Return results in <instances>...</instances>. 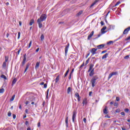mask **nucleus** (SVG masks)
I'll return each instance as SVG.
<instances>
[{
  "label": "nucleus",
  "instance_id": "obj_1",
  "mask_svg": "<svg viewBox=\"0 0 130 130\" xmlns=\"http://www.w3.org/2000/svg\"><path fill=\"white\" fill-rule=\"evenodd\" d=\"M98 79H99V77H98V76L95 75L93 76V77L92 78L91 80L92 87H95V84H96V81H97Z\"/></svg>",
  "mask_w": 130,
  "mask_h": 130
},
{
  "label": "nucleus",
  "instance_id": "obj_2",
  "mask_svg": "<svg viewBox=\"0 0 130 130\" xmlns=\"http://www.w3.org/2000/svg\"><path fill=\"white\" fill-rule=\"evenodd\" d=\"M46 18H47V15L46 14H43L41 16V17L38 19L40 21L43 22V21H45L46 20Z\"/></svg>",
  "mask_w": 130,
  "mask_h": 130
},
{
  "label": "nucleus",
  "instance_id": "obj_3",
  "mask_svg": "<svg viewBox=\"0 0 130 130\" xmlns=\"http://www.w3.org/2000/svg\"><path fill=\"white\" fill-rule=\"evenodd\" d=\"M76 116H77V111L74 110L73 111V114L72 116V121L73 122H75V118H76Z\"/></svg>",
  "mask_w": 130,
  "mask_h": 130
},
{
  "label": "nucleus",
  "instance_id": "obj_4",
  "mask_svg": "<svg viewBox=\"0 0 130 130\" xmlns=\"http://www.w3.org/2000/svg\"><path fill=\"white\" fill-rule=\"evenodd\" d=\"M116 75H118V73L117 72H112L109 74L108 79H110L112 76H116Z\"/></svg>",
  "mask_w": 130,
  "mask_h": 130
},
{
  "label": "nucleus",
  "instance_id": "obj_5",
  "mask_svg": "<svg viewBox=\"0 0 130 130\" xmlns=\"http://www.w3.org/2000/svg\"><path fill=\"white\" fill-rule=\"evenodd\" d=\"M28 101L29 102H32L33 101H35V97H34L33 95H31V96L28 97Z\"/></svg>",
  "mask_w": 130,
  "mask_h": 130
},
{
  "label": "nucleus",
  "instance_id": "obj_6",
  "mask_svg": "<svg viewBox=\"0 0 130 130\" xmlns=\"http://www.w3.org/2000/svg\"><path fill=\"white\" fill-rule=\"evenodd\" d=\"M94 64L91 63L89 66V69L88 71V73H90V72H91V71H92V70L93 69V70H94Z\"/></svg>",
  "mask_w": 130,
  "mask_h": 130
},
{
  "label": "nucleus",
  "instance_id": "obj_7",
  "mask_svg": "<svg viewBox=\"0 0 130 130\" xmlns=\"http://www.w3.org/2000/svg\"><path fill=\"white\" fill-rule=\"evenodd\" d=\"M69 47H70V44H68V45L66 46V48H65V55H67V54H68V51L69 50Z\"/></svg>",
  "mask_w": 130,
  "mask_h": 130
},
{
  "label": "nucleus",
  "instance_id": "obj_8",
  "mask_svg": "<svg viewBox=\"0 0 130 130\" xmlns=\"http://www.w3.org/2000/svg\"><path fill=\"white\" fill-rule=\"evenodd\" d=\"M130 30V27L129 26L128 27H127V28H125L123 32V35H125V34H127V33H128V31H129Z\"/></svg>",
  "mask_w": 130,
  "mask_h": 130
},
{
  "label": "nucleus",
  "instance_id": "obj_9",
  "mask_svg": "<svg viewBox=\"0 0 130 130\" xmlns=\"http://www.w3.org/2000/svg\"><path fill=\"white\" fill-rule=\"evenodd\" d=\"M107 27L106 26H104L102 29H101V32H102V34H105V33H106V32H107V31H105L104 30H106L107 29Z\"/></svg>",
  "mask_w": 130,
  "mask_h": 130
},
{
  "label": "nucleus",
  "instance_id": "obj_10",
  "mask_svg": "<svg viewBox=\"0 0 130 130\" xmlns=\"http://www.w3.org/2000/svg\"><path fill=\"white\" fill-rule=\"evenodd\" d=\"M96 51H97L96 48H92L91 50V52L92 54V55H94V54H96Z\"/></svg>",
  "mask_w": 130,
  "mask_h": 130
},
{
  "label": "nucleus",
  "instance_id": "obj_11",
  "mask_svg": "<svg viewBox=\"0 0 130 130\" xmlns=\"http://www.w3.org/2000/svg\"><path fill=\"white\" fill-rule=\"evenodd\" d=\"M94 35V31H92L88 36L87 39L88 40H90L91 38H92V36Z\"/></svg>",
  "mask_w": 130,
  "mask_h": 130
},
{
  "label": "nucleus",
  "instance_id": "obj_12",
  "mask_svg": "<svg viewBox=\"0 0 130 130\" xmlns=\"http://www.w3.org/2000/svg\"><path fill=\"white\" fill-rule=\"evenodd\" d=\"M105 46V44H101L97 46V48L98 49H102V48H104V47Z\"/></svg>",
  "mask_w": 130,
  "mask_h": 130
},
{
  "label": "nucleus",
  "instance_id": "obj_13",
  "mask_svg": "<svg viewBox=\"0 0 130 130\" xmlns=\"http://www.w3.org/2000/svg\"><path fill=\"white\" fill-rule=\"evenodd\" d=\"M98 2H99V0H95L90 6V8H92V7H94V6H95V5L96 4H97V3H98Z\"/></svg>",
  "mask_w": 130,
  "mask_h": 130
},
{
  "label": "nucleus",
  "instance_id": "obj_14",
  "mask_svg": "<svg viewBox=\"0 0 130 130\" xmlns=\"http://www.w3.org/2000/svg\"><path fill=\"white\" fill-rule=\"evenodd\" d=\"M68 120H69V117H67V118H66V119L65 120V122H66V124L67 127H69V122H68Z\"/></svg>",
  "mask_w": 130,
  "mask_h": 130
},
{
  "label": "nucleus",
  "instance_id": "obj_15",
  "mask_svg": "<svg viewBox=\"0 0 130 130\" xmlns=\"http://www.w3.org/2000/svg\"><path fill=\"white\" fill-rule=\"evenodd\" d=\"M103 113L104 114H107L108 113V111L107 110V107L106 106L105 108L103 110Z\"/></svg>",
  "mask_w": 130,
  "mask_h": 130
},
{
  "label": "nucleus",
  "instance_id": "obj_16",
  "mask_svg": "<svg viewBox=\"0 0 130 130\" xmlns=\"http://www.w3.org/2000/svg\"><path fill=\"white\" fill-rule=\"evenodd\" d=\"M42 21H39V20H37L38 24H39V28H42V23H41Z\"/></svg>",
  "mask_w": 130,
  "mask_h": 130
},
{
  "label": "nucleus",
  "instance_id": "obj_17",
  "mask_svg": "<svg viewBox=\"0 0 130 130\" xmlns=\"http://www.w3.org/2000/svg\"><path fill=\"white\" fill-rule=\"evenodd\" d=\"M16 83H17V78H14L12 81V86L13 87Z\"/></svg>",
  "mask_w": 130,
  "mask_h": 130
},
{
  "label": "nucleus",
  "instance_id": "obj_18",
  "mask_svg": "<svg viewBox=\"0 0 130 130\" xmlns=\"http://www.w3.org/2000/svg\"><path fill=\"white\" fill-rule=\"evenodd\" d=\"M93 75H94V69H92L91 71H90V72L89 73V76L93 77Z\"/></svg>",
  "mask_w": 130,
  "mask_h": 130
},
{
  "label": "nucleus",
  "instance_id": "obj_19",
  "mask_svg": "<svg viewBox=\"0 0 130 130\" xmlns=\"http://www.w3.org/2000/svg\"><path fill=\"white\" fill-rule=\"evenodd\" d=\"M83 105H87V104L88 103V102H87V99L86 98H85L83 100Z\"/></svg>",
  "mask_w": 130,
  "mask_h": 130
},
{
  "label": "nucleus",
  "instance_id": "obj_20",
  "mask_svg": "<svg viewBox=\"0 0 130 130\" xmlns=\"http://www.w3.org/2000/svg\"><path fill=\"white\" fill-rule=\"evenodd\" d=\"M107 56H108V53H106L102 57V59H105V58H107Z\"/></svg>",
  "mask_w": 130,
  "mask_h": 130
},
{
  "label": "nucleus",
  "instance_id": "obj_21",
  "mask_svg": "<svg viewBox=\"0 0 130 130\" xmlns=\"http://www.w3.org/2000/svg\"><path fill=\"white\" fill-rule=\"evenodd\" d=\"M71 92H72V88L69 87L67 89V94H70V93H71Z\"/></svg>",
  "mask_w": 130,
  "mask_h": 130
},
{
  "label": "nucleus",
  "instance_id": "obj_22",
  "mask_svg": "<svg viewBox=\"0 0 130 130\" xmlns=\"http://www.w3.org/2000/svg\"><path fill=\"white\" fill-rule=\"evenodd\" d=\"M39 64H40V62H37L35 66V69H38L39 68Z\"/></svg>",
  "mask_w": 130,
  "mask_h": 130
},
{
  "label": "nucleus",
  "instance_id": "obj_23",
  "mask_svg": "<svg viewBox=\"0 0 130 130\" xmlns=\"http://www.w3.org/2000/svg\"><path fill=\"white\" fill-rule=\"evenodd\" d=\"M59 81V75H58L55 79V83H58V82Z\"/></svg>",
  "mask_w": 130,
  "mask_h": 130
},
{
  "label": "nucleus",
  "instance_id": "obj_24",
  "mask_svg": "<svg viewBox=\"0 0 130 130\" xmlns=\"http://www.w3.org/2000/svg\"><path fill=\"white\" fill-rule=\"evenodd\" d=\"M69 72H70V69H68V70L67 71L66 73H65L64 78H66V77L68 76V74H69Z\"/></svg>",
  "mask_w": 130,
  "mask_h": 130
},
{
  "label": "nucleus",
  "instance_id": "obj_25",
  "mask_svg": "<svg viewBox=\"0 0 130 130\" xmlns=\"http://www.w3.org/2000/svg\"><path fill=\"white\" fill-rule=\"evenodd\" d=\"M34 23V19H31L29 22L30 26H32L33 24Z\"/></svg>",
  "mask_w": 130,
  "mask_h": 130
},
{
  "label": "nucleus",
  "instance_id": "obj_26",
  "mask_svg": "<svg viewBox=\"0 0 130 130\" xmlns=\"http://www.w3.org/2000/svg\"><path fill=\"white\" fill-rule=\"evenodd\" d=\"M29 66H30V65L29 64V63H27V64H26V68H25V71H24V73H25V72H27V70H28V69H29Z\"/></svg>",
  "mask_w": 130,
  "mask_h": 130
},
{
  "label": "nucleus",
  "instance_id": "obj_27",
  "mask_svg": "<svg viewBox=\"0 0 130 130\" xmlns=\"http://www.w3.org/2000/svg\"><path fill=\"white\" fill-rule=\"evenodd\" d=\"M26 59H23L22 63V64H21V66L22 67H23V66H25V63L26 62Z\"/></svg>",
  "mask_w": 130,
  "mask_h": 130
},
{
  "label": "nucleus",
  "instance_id": "obj_28",
  "mask_svg": "<svg viewBox=\"0 0 130 130\" xmlns=\"http://www.w3.org/2000/svg\"><path fill=\"white\" fill-rule=\"evenodd\" d=\"M15 97H16V95L14 94L12 97L11 98V99H10V101H14V99H15Z\"/></svg>",
  "mask_w": 130,
  "mask_h": 130
},
{
  "label": "nucleus",
  "instance_id": "obj_29",
  "mask_svg": "<svg viewBox=\"0 0 130 130\" xmlns=\"http://www.w3.org/2000/svg\"><path fill=\"white\" fill-rule=\"evenodd\" d=\"M1 78H2L3 79H4V80H7V76H5V75H1Z\"/></svg>",
  "mask_w": 130,
  "mask_h": 130
},
{
  "label": "nucleus",
  "instance_id": "obj_30",
  "mask_svg": "<svg viewBox=\"0 0 130 130\" xmlns=\"http://www.w3.org/2000/svg\"><path fill=\"white\" fill-rule=\"evenodd\" d=\"M22 50V49L21 48H20L18 50V51H17V52L16 53L17 55H19L20 54V52H21V51Z\"/></svg>",
  "mask_w": 130,
  "mask_h": 130
},
{
  "label": "nucleus",
  "instance_id": "obj_31",
  "mask_svg": "<svg viewBox=\"0 0 130 130\" xmlns=\"http://www.w3.org/2000/svg\"><path fill=\"white\" fill-rule=\"evenodd\" d=\"M7 61H9V56H5V62H7Z\"/></svg>",
  "mask_w": 130,
  "mask_h": 130
},
{
  "label": "nucleus",
  "instance_id": "obj_32",
  "mask_svg": "<svg viewBox=\"0 0 130 130\" xmlns=\"http://www.w3.org/2000/svg\"><path fill=\"white\" fill-rule=\"evenodd\" d=\"M41 40L42 41H43V40H44V35H43V34L41 36Z\"/></svg>",
  "mask_w": 130,
  "mask_h": 130
},
{
  "label": "nucleus",
  "instance_id": "obj_33",
  "mask_svg": "<svg viewBox=\"0 0 130 130\" xmlns=\"http://www.w3.org/2000/svg\"><path fill=\"white\" fill-rule=\"evenodd\" d=\"M89 61H90V58H88V59L86 61L85 66H87V64L89 63Z\"/></svg>",
  "mask_w": 130,
  "mask_h": 130
},
{
  "label": "nucleus",
  "instance_id": "obj_34",
  "mask_svg": "<svg viewBox=\"0 0 130 130\" xmlns=\"http://www.w3.org/2000/svg\"><path fill=\"white\" fill-rule=\"evenodd\" d=\"M7 67V62H4L3 64V68H6Z\"/></svg>",
  "mask_w": 130,
  "mask_h": 130
},
{
  "label": "nucleus",
  "instance_id": "obj_35",
  "mask_svg": "<svg viewBox=\"0 0 130 130\" xmlns=\"http://www.w3.org/2000/svg\"><path fill=\"white\" fill-rule=\"evenodd\" d=\"M83 14V11H80L79 13H77V16H81Z\"/></svg>",
  "mask_w": 130,
  "mask_h": 130
},
{
  "label": "nucleus",
  "instance_id": "obj_36",
  "mask_svg": "<svg viewBox=\"0 0 130 130\" xmlns=\"http://www.w3.org/2000/svg\"><path fill=\"white\" fill-rule=\"evenodd\" d=\"M120 4V1H119L113 7L114 8V7H116V6H118V5H119Z\"/></svg>",
  "mask_w": 130,
  "mask_h": 130
},
{
  "label": "nucleus",
  "instance_id": "obj_37",
  "mask_svg": "<svg viewBox=\"0 0 130 130\" xmlns=\"http://www.w3.org/2000/svg\"><path fill=\"white\" fill-rule=\"evenodd\" d=\"M5 92V89L4 88L0 89V93H4Z\"/></svg>",
  "mask_w": 130,
  "mask_h": 130
},
{
  "label": "nucleus",
  "instance_id": "obj_38",
  "mask_svg": "<svg viewBox=\"0 0 130 130\" xmlns=\"http://www.w3.org/2000/svg\"><path fill=\"white\" fill-rule=\"evenodd\" d=\"M75 97H77V98L80 97V95L79 94V93L78 92L75 93Z\"/></svg>",
  "mask_w": 130,
  "mask_h": 130
},
{
  "label": "nucleus",
  "instance_id": "obj_39",
  "mask_svg": "<svg viewBox=\"0 0 130 130\" xmlns=\"http://www.w3.org/2000/svg\"><path fill=\"white\" fill-rule=\"evenodd\" d=\"M31 45H32V41H30L29 42V44L28 45V48H30L31 47Z\"/></svg>",
  "mask_w": 130,
  "mask_h": 130
},
{
  "label": "nucleus",
  "instance_id": "obj_40",
  "mask_svg": "<svg viewBox=\"0 0 130 130\" xmlns=\"http://www.w3.org/2000/svg\"><path fill=\"white\" fill-rule=\"evenodd\" d=\"M124 58L125 59H128V58H129V55H126V56H125L124 57Z\"/></svg>",
  "mask_w": 130,
  "mask_h": 130
},
{
  "label": "nucleus",
  "instance_id": "obj_41",
  "mask_svg": "<svg viewBox=\"0 0 130 130\" xmlns=\"http://www.w3.org/2000/svg\"><path fill=\"white\" fill-rule=\"evenodd\" d=\"M21 36V32H18V39H20V37Z\"/></svg>",
  "mask_w": 130,
  "mask_h": 130
},
{
  "label": "nucleus",
  "instance_id": "obj_42",
  "mask_svg": "<svg viewBox=\"0 0 130 130\" xmlns=\"http://www.w3.org/2000/svg\"><path fill=\"white\" fill-rule=\"evenodd\" d=\"M114 106H115V107L118 106V103H116V102L114 103Z\"/></svg>",
  "mask_w": 130,
  "mask_h": 130
},
{
  "label": "nucleus",
  "instance_id": "obj_43",
  "mask_svg": "<svg viewBox=\"0 0 130 130\" xmlns=\"http://www.w3.org/2000/svg\"><path fill=\"white\" fill-rule=\"evenodd\" d=\"M11 115H12V113L10 111H9L8 113V116L10 117V116H11Z\"/></svg>",
  "mask_w": 130,
  "mask_h": 130
},
{
  "label": "nucleus",
  "instance_id": "obj_44",
  "mask_svg": "<svg viewBox=\"0 0 130 130\" xmlns=\"http://www.w3.org/2000/svg\"><path fill=\"white\" fill-rule=\"evenodd\" d=\"M124 111H125V112H128V111H129V109H127V108L125 109H124Z\"/></svg>",
  "mask_w": 130,
  "mask_h": 130
},
{
  "label": "nucleus",
  "instance_id": "obj_45",
  "mask_svg": "<svg viewBox=\"0 0 130 130\" xmlns=\"http://www.w3.org/2000/svg\"><path fill=\"white\" fill-rule=\"evenodd\" d=\"M111 43H113V42L112 41H110L109 42L107 43L108 45L111 44Z\"/></svg>",
  "mask_w": 130,
  "mask_h": 130
},
{
  "label": "nucleus",
  "instance_id": "obj_46",
  "mask_svg": "<svg viewBox=\"0 0 130 130\" xmlns=\"http://www.w3.org/2000/svg\"><path fill=\"white\" fill-rule=\"evenodd\" d=\"M44 88H47V84L45 83L44 84Z\"/></svg>",
  "mask_w": 130,
  "mask_h": 130
},
{
  "label": "nucleus",
  "instance_id": "obj_47",
  "mask_svg": "<svg viewBox=\"0 0 130 130\" xmlns=\"http://www.w3.org/2000/svg\"><path fill=\"white\" fill-rule=\"evenodd\" d=\"M85 66V63L83 62L80 66V69H81V68H83V67H84Z\"/></svg>",
  "mask_w": 130,
  "mask_h": 130
},
{
  "label": "nucleus",
  "instance_id": "obj_48",
  "mask_svg": "<svg viewBox=\"0 0 130 130\" xmlns=\"http://www.w3.org/2000/svg\"><path fill=\"white\" fill-rule=\"evenodd\" d=\"M130 39V36L128 37L127 38L125 39V41H127L128 40H129Z\"/></svg>",
  "mask_w": 130,
  "mask_h": 130
},
{
  "label": "nucleus",
  "instance_id": "obj_49",
  "mask_svg": "<svg viewBox=\"0 0 130 130\" xmlns=\"http://www.w3.org/2000/svg\"><path fill=\"white\" fill-rule=\"evenodd\" d=\"M119 100H120L119 99V97L117 96V97L116 98V101H119Z\"/></svg>",
  "mask_w": 130,
  "mask_h": 130
},
{
  "label": "nucleus",
  "instance_id": "obj_50",
  "mask_svg": "<svg viewBox=\"0 0 130 130\" xmlns=\"http://www.w3.org/2000/svg\"><path fill=\"white\" fill-rule=\"evenodd\" d=\"M26 54H24L23 55V59H26Z\"/></svg>",
  "mask_w": 130,
  "mask_h": 130
},
{
  "label": "nucleus",
  "instance_id": "obj_51",
  "mask_svg": "<svg viewBox=\"0 0 130 130\" xmlns=\"http://www.w3.org/2000/svg\"><path fill=\"white\" fill-rule=\"evenodd\" d=\"M106 52H107V50H104L102 51V54L106 53Z\"/></svg>",
  "mask_w": 130,
  "mask_h": 130
},
{
  "label": "nucleus",
  "instance_id": "obj_52",
  "mask_svg": "<svg viewBox=\"0 0 130 130\" xmlns=\"http://www.w3.org/2000/svg\"><path fill=\"white\" fill-rule=\"evenodd\" d=\"M49 91V89H48L47 91V95H46V98H48V92Z\"/></svg>",
  "mask_w": 130,
  "mask_h": 130
},
{
  "label": "nucleus",
  "instance_id": "obj_53",
  "mask_svg": "<svg viewBox=\"0 0 130 130\" xmlns=\"http://www.w3.org/2000/svg\"><path fill=\"white\" fill-rule=\"evenodd\" d=\"M71 78H72V73H70L69 77V80H71Z\"/></svg>",
  "mask_w": 130,
  "mask_h": 130
},
{
  "label": "nucleus",
  "instance_id": "obj_54",
  "mask_svg": "<svg viewBox=\"0 0 130 130\" xmlns=\"http://www.w3.org/2000/svg\"><path fill=\"white\" fill-rule=\"evenodd\" d=\"M116 112H117V113L120 112V110H119V109L116 110Z\"/></svg>",
  "mask_w": 130,
  "mask_h": 130
},
{
  "label": "nucleus",
  "instance_id": "obj_55",
  "mask_svg": "<svg viewBox=\"0 0 130 130\" xmlns=\"http://www.w3.org/2000/svg\"><path fill=\"white\" fill-rule=\"evenodd\" d=\"M83 121H84V122H85L86 123V122L87 121V119H86V118H83Z\"/></svg>",
  "mask_w": 130,
  "mask_h": 130
},
{
  "label": "nucleus",
  "instance_id": "obj_56",
  "mask_svg": "<svg viewBox=\"0 0 130 130\" xmlns=\"http://www.w3.org/2000/svg\"><path fill=\"white\" fill-rule=\"evenodd\" d=\"M78 102H80V101H81V97L79 96V98H78V99H77Z\"/></svg>",
  "mask_w": 130,
  "mask_h": 130
},
{
  "label": "nucleus",
  "instance_id": "obj_57",
  "mask_svg": "<svg viewBox=\"0 0 130 130\" xmlns=\"http://www.w3.org/2000/svg\"><path fill=\"white\" fill-rule=\"evenodd\" d=\"M121 114L122 115H123V116H124V115H125V113H124V112H121Z\"/></svg>",
  "mask_w": 130,
  "mask_h": 130
},
{
  "label": "nucleus",
  "instance_id": "obj_58",
  "mask_svg": "<svg viewBox=\"0 0 130 130\" xmlns=\"http://www.w3.org/2000/svg\"><path fill=\"white\" fill-rule=\"evenodd\" d=\"M29 103H30V102L28 101H26V102H25V104H26V105H28V104H29Z\"/></svg>",
  "mask_w": 130,
  "mask_h": 130
},
{
  "label": "nucleus",
  "instance_id": "obj_59",
  "mask_svg": "<svg viewBox=\"0 0 130 130\" xmlns=\"http://www.w3.org/2000/svg\"><path fill=\"white\" fill-rule=\"evenodd\" d=\"M38 127H40V126H41L40 122L38 123Z\"/></svg>",
  "mask_w": 130,
  "mask_h": 130
},
{
  "label": "nucleus",
  "instance_id": "obj_60",
  "mask_svg": "<svg viewBox=\"0 0 130 130\" xmlns=\"http://www.w3.org/2000/svg\"><path fill=\"white\" fill-rule=\"evenodd\" d=\"M13 119H16V115L15 114L13 115Z\"/></svg>",
  "mask_w": 130,
  "mask_h": 130
},
{
  "label": "nucleus",
  "instance_id": "obj_61",
  "mask_svg": "<svg viewBox=\"0 0 130 130\" xmlns=\"http://www.w3.org/2000/svg\"><path fill=\"white\" fill-rule=\"evenodd\" d=\"M29 123V122L28 121H25V125H28V124Z\"/></svg>",
  "mask_w": 130,
  "mask_h": 130
},
{
  "label": "nucleus",
  "instance_id": "obj_62",
  "mask_svg": "<svg viewBox=\"0 0 130 130\" xmlns=\"http://www.w3.org/2000/svg\"><path fill=\"white\" fill-rule=\"evenodd\" d=\"M101 24L102 25V26H103V25H104V22L103 21H101Z\"/></svg>",
  "mask_w": 130,
  "mask_h": 130
},
{
  "label": "nucleus",
  "instance_id": "obj_63",
  "mask_svg": "<svg viewBox=\"0 0 130 130\" xmlns=\"http://www.w3.org/2000/svg\"><path fill=\"white\" fill-rule=\"evenodd\" d=\"M92 91H90L89 93V96H91V95H92Z\"/></svg>",
  "mask_w": 130,
  "mask_h": 130
},
{
  "label": "nucleus",
  "instance_id": "obj_64",
  "mask_svg": "<svg viewBox=\"0 0 130 130\" xmlns=\"http://www.w3.org/2000/svg\"><path fill=\"white\" fill-rule=\"evenodd\" d=\"M39 51V48H37L36 50V52H38Z\"/></svg>",
  "mask_w": 130,
  "mask_h": 130
}]
</instances>
